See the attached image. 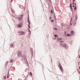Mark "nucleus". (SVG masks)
I'll use <instances>...</instances> for the list:
<instances>
[{
  "label": "nucleus",
  "mask_w": 80,
  "mask_h": 80,
  "mask_svg": "<svg viewBox=\"0 0 80 80\" xmlns=\"http://www.w3.org/2000/svg\"><path fill=\"white\" fill-rule=\"evenodd\" d=\"M32 73L31 72H30V76H32Z\"/></svg>",
  "instance_id": "nucleus-21"
},
{
  "label": "nucleus",
  "mask_w": 80,
  "mask_h": 80,
  "mask_svg": "<svg viewBox=\"0 0 80 80\" xmlns=\"http://www.w3.org/2000/svg\"><path fill=\"white\" fill-rule=\"evenodd\" d=\"M65 37H67V35H65Z\"/></svg>",
  "instance_id": "nucleus-43"
},
{
  "label": "nucleus",
  "mask_w": 80,
  "mask_h": 80,
  "mask_svg": "<svg viewBox=\"0 0 80 80\" xmlns=\"http://www.w3.org/2000/svg\"><path fill=\"white\" fill-rule=\"evenodd\" d=\"M49 0V1H50L51 0Z\"/></svg>",
  "instance_id": "nucleus-46"
},
{
  "label": "nucleus",
  "mask_w": 80,
  "mask_h": 80,
  "mask_svg": "<svg viewBox=\"0 0 80 80\" xmlns=\"http://www.w3.org/2000/svg\"><path fill=\"white\" fill-rule=\"evenodd\" d=\"M70 43H72V42H70Z\"/></svg>",
  "instance_id": "nucleus-48"
},
{
  "label": "nucleus",
  "mask_w": 80,
  "mask_h": 80,
  "mask_svg": "<svg viewBox=\"0 0 80 80\" xmlns=\"http://www.w3.org/2000/svg\"><path fill=\"white\" fill-rule=\"evenodd\" d=\"M75 23H74V25H76V22H75Z\"/></svg>",
  "instance_id": "nucleus-36"
},
{
  "label": "nucleus",
  "mask_w": 80,
  "mask_h": 80,
  "mask_svg": "<svg viewBox=\"0 0 80 80\" xmlns=\"http://www.w3.org/2000/svg\"><path fill=\"white\" fill-rule=\"evenodd\" d=\"M28 30H30V29L29 28H28Z\"/></svg>",
  "instance_id": "nucleus-42"
},
{
  "label": "nucleus",
  "mask_w": 80,
  "mask_h": 80,
  "mask_svg": "<svg viewBox=\"0 0 80 80\" xmlns=\"http://www.w3.org/2000/svg\"><path fill=\"white\" fill-rule=\"evenodd\" d=\"M70 25H72V23H71V22H70Z\"/></svg>",
  "instance_id": "nucleus-34"
},
{
  "label": "nucleus",
  "mask_w": 80,
  "mask_h": 80,
  "mask_svg": "<svg viewBox=\"0 0 80 80\" xmlns=\"http://www.w3.org/2000/svg\"><path fill=\"white\" fill-rule=\"evenodd\" d=\"M61 26L62 27V28H63V24H61Z\"/></svg>",
  "instance_id": "nucleus-29"
},
{
  "label": "nucleus",
  "mask_w": 80,
  "mask_h": 80,
  "mask_svg": "<svg viewBox=\"0 0 80 80\" xmlns=\"http://www.w3.org/2000/svg\"><path fill=\"white\" fill-rule=\"evenodd\" d=\"M6 78H7V77L6 76H4V79H5V80L6 79Z\"/></svg>",
  "instance_id": "nucleus-22"
},
{
  "label": "nucleus",
  "mask_w": 80,
  "mask_h": 80,
  "mask_svg": "<svg viewBox=\"0 0 80 80\" xmlns=\"http://www.w3.org/2000/svg\"><path fill=\"white\" fill-rule=\"evenodd\" d=\"M72 22V18H71V21H70V23H71Z\"/></svg>",
  "instance_id": "nucleus-27"
},
{
  "label": "nucleus",
  "mask_w": 80,
  "mask_h": 80,
  "mask_svg": "<svg viewBox=\"0 0 80 80\" xmlns=\"http://www.w3.org/2000/svg\"><path fill=\"white\" fill-rule=\"evenodd\" d=\"M8 61L6 62L5 63V66L6 67H7V65H8Z\"/></svg>",
  "instance_id": "nucleus-13"
},
{
  "label": "nucleus",
  "mask_w": 80,
  "mask_h": 80,
  "mask_svg": "<svg viewBox=\"0 0 80 80\" xmlns=\"http://www.w3.org/2000/svg\"><path fill=\"white\" fill-rule=\"evenodd\" d=\"M23 22H21L17 25V27H18V28H21V27L23 26Z\"/></svg>",
  "instance_id": "nucleus-5"
},
{
  "label": "nucleus",
  "mask_w": 80,
  "mask_h": 80,
  "mask_svg": "<svg viewBox=\"0 0 80 80\" xmlns=\"http://www.w3.org/2000/svg\"><path fill=\"white\" fill-rule=\"evenodd\" d=\"M51 61L52 62V59H51Z\"/></svg>",
  "instance_id": "nucleus-45"
},
{
  "label": "nucleus",
  "mask_w": 80,
  "mask_h": 80,
  "mask_svg": "<svg viewBox=\"0 0 80 80\" xmlns=\"http://www.w3.org/2000/svg\"><path fill=\"white\" fill-rule=\"evenodd\" d=\"M77 70H78V73L79 72H80V71H79V69H77Z\"/></svg>",
  "instance_id": "nucleus-30"
},
{
  "label": "nucleus",
  "mask_w": 80,
  "mask_h": 80,
  "mask_svg": "<svg viewBox=\"0 0 80 80\" xmlns=\"http://www.w3.org/2000/svg\"><path fill=\"white\" fill-rule=\"evenodd\" d=\"M10 77V74H9V70L8 71V76H7V78H8V77Z\"/></svg>",
  "instance_id": "nucleus-11"
},
{
  "label": "nucleus",
  "mask_w": 80,
  "mask_h": 80,
  "mask_svg": "<svg viewBox=\"0 0 80 80\" xmlns=\"http://www.w3.org/2000/svg\"><path fill=\"white\" fill-rule=\"evenodd\" d=\"M59 68L60 70L62 72V73H63V67H62V65H61V64H60V62H59Z\"/></svg>",
  "instance_id": "nucleus-4"
},
{
  "label": "nucleus",
  "mask_w": 80,
  "mask_h": 80,
  "mask_svg": "<svg viewBox=\"0 0 80 80\" xmlns=\"http://www.w3.org/2000/svg\"><path fill=\"white\" fill-rule=\"evenodd\" d=\"M75 4V3L74 2H72V5H74Z\"/></svg>",
  "instance_id": "nucleus-32"
},
{
  "label": "nucleus",
  "mask_w": 80,
  "mask_h": 80,
  "mask_svg": "<svg viewBox=\"0 0 80 80\" xmlns=\"http://www.w3.org/2000/svg\"><path fill=\"white\" fill-rule=\"evenodd\" d=\"M18 33L19 34L18 35H23L25 34V32L23 31H18Z\"/></svg>",
  "instance_id": "nucleus-6"
},
{
  "label": "nucleus",
  "mask_w": 80,
  "mask_h": 80,
  "mask_svg": "<svg viewBox=\"0 0 80 80\" xmlns=\"http://www.w3.org/2000/svg\"><path fill=\"white\" fill-rule=\"evenodd\" d=\"M15 18L16 19H17L18 20L20 21L22 20H23V15H21L17 17H15Z\"/></svg>",
  "instance_id": "nucleus-3"
},
{
  "label": "nucleus",
  "mask_w": 80,
  "mask_h": 80,
  "mask_svg": "<svg viewBox=\"0 0 80 80\" xmlns=\"http://www.w3.org/2000/svg\"><path fill=\"white\" fill-rule=\"evenodd\" d=\"M12 12H13V13H14L13 11H12Z\"/></svg>",
  "instance_id": "nucleus-47"
},
{
  "label": "nucleus",
  "mask_w": 80,
  "mask_h": 80,
  "mask_svg": "<svg viewBox=\"0 0 80 80\" xmlns=\"http://www.w3.org/2000/svg\"><path fill=\"white\" fill-rule=\"evenodd\" d=\"M51 19H52V17H50V20H51Z\"/></svg>",
  "instance_id": "nucleus-35"
},
{
  "label": "nucleus",
  "mask_w": 80,
  "mask_h": 80,
  "mask_svg": "<svg viewBox=\"0 0 80 80\" xmlns=\"http://www.w3.org/2000/svg\"><path fill=\"white\" fill-rule=\"evenodd\" d=\"M53 39L54 40H55L56 39V38L55 37Z\"/></svg>",
  "instance_id": "nucleus-31"
},
{
  "label": "nucleus",
  "mask_w": 80,
  "mask_h": 80,
  "mask_svg": "<svg viewBox=\"0 0 80 80\" xmlns=\"http://www.w3.org/2000/svg\"><path fill=\"white\" fill-rule=\"evenodd\" d=\"M49 2L51 3H52V1H51V0Z\"/></svg>",
  "instance_id": "nucleus-37"
},
{
  "label": "nucleus",
  "mask_w": 80,
  "mask_h": 80,
  "mask_svg": "<svg viewBox=\"0 0 80 80\" xmlns=\"http://www.w3.org/2000/svg\"><path fill=\"white\" fill-rule=\"evenodd\" d=\"M28 27L29 28H31L30 27V20H29V16H28Z\"/></svg>",
  "instance_id": "nucleus-7"
},
{
  "label": "nucleus",
  "mask_w": 80,
  "mask_h": 80,
  "mask_svg": "<svg viewBox=\"0 0 80 80\" xmlns=\"http://www.w3.org/2000/svg\"><path fill=\"white\" fill-rule=\"evenodd\" d=\"M57 41H59L60 40H63V38H57Z\"/></svg>",
  "instance_id": "nucleus-10"
},
{
  "label": "nucleus",
  "mask_w": 80,
  "mask_h": 80,
  "mask_svg": "<svg viewBox=\"0 0 80 80\" xmlns=\"http://www.w3.org/2000/svg\"><path fill=\"white\" fill-rule=\"evenodd\" d=\"M51 22H54V20H51Z\"/></svg>",
  "instance_id": "nucleus-28"
},
{
  "label": "nucleus",
  "mask_w": 80,
  "mask_h": 80,
  "mask_svg": "<svg viewBox=\"0 0 80 80\" xmlns=\"http://www.w3.org/2000/svg\"><path fill=\"white\" fill-rule=\"evenodd\" d=\"M73 34H74V31H72L71 32V35H73Z\"/></svg>",
  "instance_id": "nucleus-12"
},
{
  "label": "nucleus",
  "mask_w": 80,
  "mask_h": 80,
  "mask_svg": "<svg viewBox=\"0 0 80 80\" xmlns=\"http://www.w3.org/2000/svg\"><path fill=\"white\" fill-rule=\"evenodd\" d=\"M74 4H75V5H77V4H76V3H74Z\"/></svg>",
  "instance_id": "nucleus-39"
},
{
  "label": "nucleus",
  "mask_w": 80,
  "mask_h": 80,
  "mask_svg": "<svg viewBox=\"0 0 80 80\" xmlns=\"http://www.w3.org/2000/svg\"><path fill=\"white\" fill-rule=\"evenodd\" d=\"M54 36L55 37H58V36L57 34L54 35Z\"/></svg>",
  "instance_id": "nucleus-17"
},
{
  "label": "nucleus",
  "mask_w": 80,
  "mask_h": 80,
  "mask_svg": "<svg viewBox=\"0 0 80 80\" xmlns=\"http://www.w3.org/2000/svg\"><path fill=\"white\" fill-rule=\"evenodd\" d=\"M53 29L55 30H58V29L56 28H54Z\"/></svg>",
  "instance_id": "nucleus-19"
},
{
  "label": "nucleus",
  "mask_w": 80,
  "mask_h": 80,
  "mask_svg": "<svg viewBox=\"0 0 80 80\" xmlns=\"http://www.w3.org/2000/svg\"><path fill=\"white\" fill-rule=\"evenodd\" d=\"M59 42L60 43H60V46L61 47H64V48H66V49H67L68 48V47H67V44H65V43H63V41H60Z\"/></svg>",
  "instance_id": "nucleus-1"
},
{
  "label": "nucleus",
  "mask_w": 80,
  "mask_h": 80,
  "mask_svg": "<svg viewBox=\"0 0 80 80\" xmlns=\"http://www.w3.org/2000/svg\"><path fill=\"white\" fill-rule=\"evenodd\" d=\"M54 17L55 20H57V18H56V16H55V13H54Z\"/></svg>",
  "instance_id": "nucleus-18"
},
{
  "label": "nucleus",
  "mask_w": 80,
  "mask_h": 80,
  "mask_svg": "<svg viewBox=\"0 0 80 80\" xmlns=\"http://www.w3.org/2000/svg\"><path fill=\"white\" fill-rule=\"evenodd\" d=\"M78 18V16H77V14L76 13V18H75L76 20H77V18Z\"/></svg>",
  "instance_id": "nucleus-14"
},
{
  "label": "nucleus",
  "mask_w": 80,
  "mask_h": 80,
  "mask_svg": "<svg viewBox=\"0 0 80 80\" xmlns=\"http://www.w3.org/2000/svg\"><path fill=\"white\" fill-rule=\"evenodd\" d=\"M75 0H73V2H75Z\"/></svg>",
  "instance_id": "nucleus-40"
},
{
  "label": "nucleus",
  "mask_w": 80,
  "mask_h": 80,
  "mask_svg": "<svg viewBox=\"0 0 80 80\" xmlns=\"http://www.w3.org/2000/svg\"><path fill=\"white\" fill-rule=\"evenodd\" d=\"M79 74H80V71H79Z\"/></svg>",
  "instance_id": "nucleus-41"
},
{
  "label": "nucleus",
  "mask_w": 80,
  "mask_h": 80,
  "mask_svg": "<svg viewBox=\"0 0 80 80\" xmlns=\"http://www.w3.org/2000/svg\"><path fill=\"white\" fill-rule=\"evenodd\" d=\"M29 32V33H28L29 35L30 36V34H31V32L30 31V29L28 31Z\"/></svg>",
  "instance_id": "nucleus-15"
},
{
  "label": "nucleus",
  "mask_w": 80,
  "mask_h": 80,
  "mask_svg": "<svg viewBox=\"0 0 80 80\" xmlns=\"http://www.w3.org/2000/svg\"><path fill=\"white\" fill-rule=\"evenodd\" d=\"M22 60H23V62L24 63H26L28 62L27 58L25 55H23L22 57Z\"/></svg>",
  "instance_id": "nucleus-2"
},
{
  "label": "nucleus",
  "mask_w": 80,
  "mask_h": 80,
  "mask_svg": "<svg viewBox=\"0 0 80 80\" xmlns=\"http://www.w3.org/2000/svg\"><path fill=\"white\" fill-rule=\"evenodd\" d=\"M30 50L31 51V53H33V49L32 48H30Z\"/></svg>",
  "instance_id": "nucleus-20"
},
{
  "label": "nucleus",
  "mask_w": 80,
  "mask_h": 80,
  "mask_svg": "<svg viewBox=\"0 0 80 80\" xmlns=\"http://www.w3.org/2000/svg\"><path fill=\"white\" fill-rule=\"evenodd\" d=\"M12 2H13V0H11V3H12Z\"/></svg>",
  "instance_id": "nucleus-33"
},
{
  "label": "nucleus",
  "mask_w": 80,
  "mask_h": 80,
  "mask_svg": "<svg viewBox=\"0 0 80 80\" xmlns=\"http://www.w3.org/2000/svg\"><path fill=\"white\" fill-rule=\"evenodd\" d=\"M67 36H68V37H71V34H69V33H68V34H67Z\"/></svg>",
  "instance_id": "nucleus-16"
},
{
  "label": "nucleus",
  "mask_w": 80,
  "mask_h": 80,
  "mask_svg": "<svg viewBox=\"0 0 80 80\" xmlns=\"http://www.w3.org/2000/svg\"><path fill=\"white\" fill-rule=\"evenodd\" d=\"M66 32H65V33H66Z\"/></svg>",
  "instance_id": "nucleus-44"
},
{
  "label": "nucleus",
  "mask_w": 80,
  "mask_h": 80,
  "mask_svg": "<svg viewBox=\"0 0 80 80\" xmlns=\"http://www.w3.org/2000/svg\"><path fill=\"white\" fill-rule=\"evenodd\" d=\"M51 13L53 14V10L52 9L51 10Z\"/></svg>",
  "instance_id": "nucleus-25"
},
{
  "label": "nucleus",
  "mask_w": 80,
  "mask_h": 80,
  "mask_svg": "<svg viewBox=\"0 0 80 80\" xmlns=\"http://www.w3.org/2000/svg\"><path fill=\"white\" fill-rule=\"evenodd\" d=\"M11 47H13V44H11L10 45Z\"/></svg>",
  "instance_id": "nucleus-26"
},
{
  "label": "nucleus",
  "mask_w": 80,
  "mask_h": 80,
  "mask_svg": "<svg viewBox=\"0 0 80 80\" xmlns=\"http://www.w3.org/2000/svg\"><path fill=\"white\" fill-rule=\"evenodd\" d=\"M72 7H75V5H73L72 6Z\"/></svg>",
  "instance_id": "nucleus-38"
},
{
  "label": "nucleus",
  "mask_w": 80,
  "mask_h": 80,
  "mask_svg": "<svg viewBox=\"0 0 80 80\" xmlns=\"http://www.w3.org/2000/svg\"><path fill=\"white\" fill-rule=\"evenodd\" d=\"M14 22H15V21H14Z\"/></svg>",
  "instance_id": "nucleus-49"
},
{
  "label": "nucleus",
  "mask_w": 80,
  "mask_h": 80,
  "mask_svg": "<svg viewBox=\"0 0 80 80\" xmlns=\"http://www.w3.org/2000/svg\"><path fill=\"white\" fill-rule=\"evenodd\" d=\"M70 9L71 10V12H72V13H73V9L72 8V3H70Z\"/></svg>",
  "instance_id": "nucleus-9"
},
{
  "label": "nucleus",
  "mask_w": 80,
  "mask_h": 80,
  "mask_svg": "<svg viewBox=\"0 0 80 80\" xmlns=\"http://www.w3.org/2000/svg\"><path fill=\"white\" fill-rule=\"evenodd\" d=\"M74 10H77V6H75V8L74 9Z\"/></svg>",
  "instance_id": "nucleus-23"
},
{
  "label": "nucleus",
  "mask_w": 80,
  "mask_h": 80,
  "mask_svg": "<svg viewBox=\"0 0 80 80\" xmlns=\"http://www.w3.org/2000/svg\"><path fill=\"white\" fill-rule=\"evenodd\" d=\"M17 55L19 57H21L22 52L20 51H19L17 54Z\"/></svg>",
  "instance_id": "nucleus-8"
},
{
  "label": "nucleus",
  "mask_w": 80,
  "mask_h": 80,
  "mask_svg": "<svg viewBox=\"0 0 80 80\" xmlns=\"http://www.w3.org/2000/svg\"><path fill=\"white\" fill-rule=\"evenodd\" d=\"M13 59H11L10 60V62H11V63H12V62H13Z\"/></svg>",
  "instance_id": "nucleus-24"
}]
</instances>
